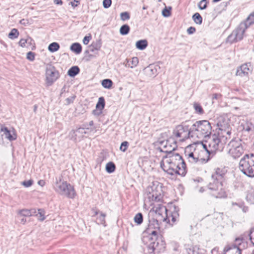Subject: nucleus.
I'll use <instances>...</instances> for the list:
<instances>
[{"label": "nucleus", "mask_w": 254, "mask_h": 254, "mask_svg": "<svg viewBox=\"0 0 254 254\" xmlns=\"http://www.w3.org/2000/svg\"><path fill=\"white\" fill-rule=\"evenodd\" d=\"M160 166L164 172L170 175L178 174L184 177L187 172L186 164L179 153L164 156L160 162Z\"/></svg>", "instance_id": "1"}, {"label": "nucleus", "mask_w": 254, "mask_h": 254, "mask_svg": "<svg viewBox=\"0 0 254 254\" xmlns=\"http://www.w3.org/2000/svg\"><path fill=\"white\" fill-rule=\"evenodd\" d=\"M212 127L207 120L195 122L190 127L188 134L193 139L207 137L211 133Z\"/></svg>", "instance_id": "2"}, {"label": "nucleus", "mask_w": 254, "mask_h": 254, "mask_svg": "<svg viewBox=\"0 0 254 254\" xmlns=\"http://www.w3.org/2000/svg\"><path fill=\"white\" fill-rule=\"evenodd\" d=\"M239 168L240 171L249 177H254V154H246L240 159Z\"/></svg>", "instance_id": "3"}, {"label": "nucleus", "mask_w": 254, "mask_h": 254, "mask_svg": "<svg viewBox=\"0 0 254 254\" xmlns=\"http://www.w3.org/2000/svg\"><path fill=\"white\" fill-rule=\"evenodd\" d=\"M56 181L54 185L55 190L57 193L68 198H74L76 192L73 187L66 181L63 180L61 178L58 179L56 178Z\"/></svg>", "instance_id": "4"}, {"label": "nucleus", "mask_w": 254, "mask_h": 254, "mask_svg": "<svg viewBox=\"0 0 254 254\" xmlns=\"http://www.w3.org/2000/svg\"><path fill=\"white\" fill-rule=\"evenodd\" d=\"M223 182L211 178L207 187L210 190V193L212 196L219 198L226 197V193L223 187Z\"/></svg>", "instance_id": "5"}, {"label": "nucleus", "mask_w": 254, "mask_h": 254, "mask_svg": "<svg viewBox=\"0 0 254 254\" xmlns=\"http://www.w3.org/2000/svg\"><path fill=\"white\" fill-rule=\"evenodd\" d=\"M148 198L150 201L160 202L163 198L162 186L158 182L153 183L147 188Z\"/></svg>", "instance_id": "6"}, {"label": "nucleus", "mask_w": 254, "mask_h": 254, "mask_svg": "<svg viewBox=\"0 0 254 254\" xmlns=\"http://www.w3.org/2000/svg\"><path fill=\"white\" fill-rule=\"evenodd\" d=\"M229 153L234 159L239 158L244 152L242 144V140L240 139H232L228 144Z\"/></svg>", "instance_id": "7"}, {"label": "nucleus", "mask_w": 254, "mask_h": 254, "mask_svg": "<svg viewBox=\"0 0 254 254\" xmlns=\"http://www.w3.org/2000/svg\"><path fill=\"white\" fill-rule=\"evenodd\" d=\"M247 29V26H246V24L245 23L241 22L227 37V42L232 44L242 40L244 34Z\"/></svg>", "instance_id": "8"}, {"label": "nucleus", "mask_w": 254, "mask_h": 254, "mask_svg": "<svg viewBox=\"0 0 254 254\" xmlns=\"http://www.w3.org/2000/svg\"><path fill=\"white\" fill-rule=\"evenodd\" d=\"M206 143L209 149L206 148V144H203V147L205 148L207 153L215 152L219 148V144L221 142L219 134H213L209 135Z\"/></svg>", "instance_id": "9"}, {"label": "nucleus", "mask_w": 254, "mask_h": 254, "mask_svg": "<svg viewBox=\"0 0 254 254\" xmlns=\"http://www.w3.org/2000/svg\"><path fill=\"white\" fill-rule=\"evenodd\" d=\"M59 77V71L55 67L51 64H48L46 68V81L48 86H51Z\"/></svg>", "instance_id": "10"}, {"label": "nucleus", "mask_w": 254, "mask_h": 254, "mask_svg": "<svg viewBox=\"0 0 254 254\" xmlns=\"http://www.w3.org/2000/svg\"><path fill=\"white\" fill-rule=\"evenodd\" d=\"M160 146L159 147L161 152L166 153L167 155L174 154L172 152L177 147L176 142L173 139H169L166 140H163L160 142Z\"/></svg>", "instance_id": "11"}, {"label": "nucleus", "mask_w": 254, "mask_h": 254, "mask_svg": "<svg viewBox=\"0 0 254 254\" xmlns=\"http://www.w3.org/2000/svg\"><path fill=\"white\" fill-rule=\"evenodd\" d=\"M152 209L155 213V217L158 219L160 222L167 221L168 220L169 222L167 209L165 206L159 204L154 206Z\"/></svg>", "instance_id": "12"}, {"label": "nucleus", "mask_w": 254, "mask_h": 254, "mask_svg": "<svg viewBox=\"0 0 254 254\" xmlns=\"http://www.w3.org/2000/svg\"><path fill=\"white\" fill-rule=\"evenodd\" d=\"M204 151H201L199 155H197L196 152H190L188 151L187 148L185 151V156L188 160L189 162L191 163H195L197 162L206 163L208 159H205L201 157V154H206Z\"/></svg>", "instance_id": "13"}, {"label": "nucleus", "mask_w": 254, "mask_h": 254, "mask_svg": "<svg viewBox=\"0 0 254 254\" xmlns=\"http://www.w3.org/2000/svg\"><path fill=\"white\" fill-rule=\"evenodd\" d=\"M189 129L188 126L180 125L174 130L173 134L177 138H180V140L184 141L188 138H191L188 134Z\"/></svg>", "instance_id": "14"}, {"label": "nucleus", "mask_w": 254, "mask_h": 254, "mask_svg": "<svg viewBox=\"0 0 254 254\" xmlns=\"http://www.w3.org/2000/svg\"><path fill=\"white\" fill-rule=\"evenodd\" d=\"M4 135L5 138L9 141L15 140L17 138L16 134L14 130H9L4 126L0 124V142L3 141L2 136Z\"/></svg>", "instance_id": "15"}, {"label": "nucleus", "mask_w": 254, "mask_h": 254, "mask_svg": "<svg viewBox=\"0 0 254 254\" xmlns=\"http://www.w3.org/2000/svg\"><path fill=\"white\" fill-rule=\"evenodd\" d=\"M242 238H237L235 239L236 244L232 247H226L224 249L225 254H241V250L239 246L243 242Z\"/></svg>", "instance_id": "16"}, {"label": "nucleus", "mask_w": 254, "mask_h": 254, "mask_svg": "<svg viewBox=\"0 0 254 254\" xmlns=\"http://www.w3.org/2000/svg\"><path fill=\"white\" fill-rule=\"evenodd\" d=\"M227 173V170L225 167L217 168L215 169L214 172L212 174L211 178L224 183L226 181Z\"/></svg>", "instance_id": "17"}, {"label": "nucleus", "mask_w": 254, "mask_h": 254, "mask_svg": "<svg viewBox=\"0 0 254 254\" xmlns=\"http://www.w3.org/2000/svg\"><path fill=\"white\" fill-rule=\"evenodd\" d=\"M218 120L217 125L220 130H226V129L230 127L229 120L228 118L221 116Z\"/></svg>", "instance_id": "18"}, {"label": "nucleus", "mask_w": 254, "mask_h": 254, "mask_svg": "<svg viewBox=\"0 0 254 254\" xmlns=\"http://www.w3.org/2000/svg\"><path fill=\"white\" fill-rule=\"evenodd\" d=\"M148 221V228L146 230L147 233H150V230L159 229V222L160 220L158 219L153 217H151L149 216Z\"/></svg>", "instance_id": "19"}, {"label": "nucleus", "mask_w": 254, "mask_h": 254, "mask_svg": "<svg viewBox=\"0 0 254 254\" xmlns=\"http://www.w3.org/2000/svg\"><path fill=\"white\" fill-rule=\"evenodd\" d=\"M86 133V131L85 130V128L79 127L76 130H72L70 132V135L72 139L76 140L77 137H82Z\"/></svg>", "instance_id": "20"}, {"label": "nucleus", "mask_w": 254, "mask_h": 254, "mask_svg": "<svg viewBox=\"0 0 254 254\" xmlns=\"http://www.w3.org/2000/svg\"><path fill=\"white\" fill-rule=\"evenodd\" d=\"M250 71L248 64H243L238 68L236 75L241 77L248 76Z\"/></svg>", "instance_id": "21"}, {"label": "nucleus", "mask_w": 254, "mask_h": 254, "mask_svg": "<svg viewBox=\"0 0 254 254\" xmlns=\"http://www.w3.org/2000/svg\"><path fill=\"white\" fill-rule=\"evenodd\" d=\"M17 215L19 216L30 217L36 213L35 209H22L18 210L17 212Z\"/></svg>", "instance_id": "22"}, {"label": "nucleus", "mask_w": 254, "mask_h": 254, "mask_svg": "<svg viewBox=\"0 0 254 254\" xmlns=\"http://www.w3.org/2000/svg\"><path fill=\"white\" fill-rule=\"evenodd\" d=\"M146 74L150 77H155L157 73V66L154 65L150 64L145 68Z\"/></svg>", "instance_id": "23"}, {"label": "nucleus", "mask_w": 254, "mask_h": 254, "mask_svg": "<svg viewBox=\"0 0 254 254\" xmlns=\"http://www.w3.org/2000/svg\"><path fill=\"white\" fill-rule=\"evenodd\" d=\"M148 45V43L146 40H140L136 42L135 46L137 49L140 50L145 49Z\"/></svg>", "instance_id": "24"}, {"label": "nucleus", "mask_w": 254, "mask_h": 254, "mask_svg": "<svg viewBox=\"0 0 254 254\" xmlns=\"http://www.w3.org/2000/svg\"><path fill=\"white\" fill-rule=\"evenodd\" d=\"M70 49L76 54H79L81 52L82 47L79 43H74L71 45Z\"/></svg>", "instance_id": "25"}, {"label": "nucleus", "mask_w": 254, "mask_h": 254, "mask_svg": "<svg viewBox=\"0 0 254 254\" xmlns=\"http://www.w3.org/2000/svg\"><path fill=\"white\" fill-rule=\"evenodd\" d=\"M80 72V69L77 66H73L69 69L67 74L70 77H74Z\"/></svg>", "instance_id": "26"}, {"label": "nucleus", "mask_w": 254, "mask_h": 254, "mask_svg": "<svg viewBox=\"0 0 254 254\" xmlns=\"http://www.w3.org/2000/svg\"><path fill=\"white\" fill-rule=\"evenodd\" d=\"M242 23H245L247 26V28L254 23V11L251 13L249 16L247 17L246 20Z\"/></svg>", "instance_id": "27"}, {"label": "nucleus", "mask_w": 254, "mask_h": 254, "mask_svg": "<svg viewBox=\"0 0 254 254\" xmlns=\"http://www.w3.org/2000/svg\"><path fill=\"white\" fill-rule=\"evenodd\" d=\"M138 64V59L136 57H133L131 60L127 61V64L126 65V66L130 67L132 68L137 66Z\"/></svg>", "instance_id": "28"}, {"label": "nucleus", "mask_w": 254, "mask_h": 254, "mask_svg": "<svg viewBox=\"0 0 254 254\" xmlns=\"http://www.w3.org/2000/svg\"><path fill=\"white\" fill-rule=\"evenodd\" d=\"M101 47V42L100 40L97 41L96 42L93 43L90 46V51L91 52L94 51H99Z\"/></svg>", "instance_id": "29"}, {"label": "nucleus", "mask_w": 254, "mask_h": 254, "mask_svg": "<svg viewBox=\"0 0 254 254\" xmlns=\"http://www.w3.org/2000/svg\"><path fill=\"white\" fill-rule=\"evenodd\" d=\"M105 105V99L103 97H100L96 105V108L97 110H102L104 108Z\"/></svg>", "instance_id": "30"}, {"label": "nucleus", "mask_w": 254, "mask_h": 254, "mask_svg": "<svg viewBox=\"0 0 254 254\" xmlns=\"http://www.w3.org/2000/svg\"><path fill=\"white\" fill-rule=\"evenodd\" d=\"M60 45L57 42H53L50 44L48 46V50L51 52H55L60 49Z\"/></svg>", "instance_id": "31"}, {"label": "nucleus", "mask_w": 254, "mask_h": 254, "mask_svg": "<svg viewBox=\"0 0 254 254\" xmlns=\"http://www.w3.org/2000/svg\"><path fill=\"white\" fill-rule=\"evenodd\" d=\"M116 169L115 164L112 162H110L106 164V170L109 173H112L114 172Z\"/></svg>", "instance_id": "32"}, {"label": "nucleus", "mask_w": 254, "mask_h": 254, "mask_svg": "<svg viewBox=\"0 0 254 254\" xmlns=\"http://www.w3.org/2000/svg\"><path fill=\"white\" fill-rule=\"evenodd\" d=\"M129 26L127 24H124L121 27L120 33L122 35H126L129 33Z\"/></svg>", "instance_id": "33"}, {"label": "nucleus", "mask_w": 254, "mask_h": 254, "mask_svg": "<svg viewBox=\"0 0 254 254\" xmlns=\"http://www.w3.org/2000/svg\"><path fill=\"white\" fill-rule=\"evenodd\" d=\"M102 85L105 88L110 89L113 85V82L110 79H105L102 81Z\"/></svg>", "instance_id": "34"}, {"label": "nucleus", "mask_w": 254, "mask_h": 254, "mask_svg": "<svg viewBox=\"0 0 254 254\" xmlns=\"http://www.w3.org/2000/svg\"><path fill=\"white\" fill-rule=\"evenodd\" d=\"M193 108L196 113L202 115L204 113V111L200 105L196 102L193 103Z\"/></svg>", "instance_id": "35"}, {"label": "nucleus", "mask_w": 254, "mask_h": 254, "mask_svg": "<svg viewBox=\"0 0 254 254\" xmlns=\"http://www.w3.org/2000/svg\"><path fill=\"white\" fill-rule=\"evenodd\" d=\"M192 19L194 22L197 24H201L202 22V18L198 13H194L192 16Z\"/></svg>", "instance_id": "36"}, {"label": "nucleus", "mask_w": 254, "mask_h": 254, "mask_svg": "<svg viewBox=\"0 0 254 254\" xmlns=\"http://www.w3.org/2000/svg\"><path fill=\"white\" fill-rule=\"evenodd\" d=\"M179 216V214L177 212L174 211L173 212H172L170 214V215H168V217H169V222H168V220L167 221H166L167 223H170V219L171 218V221L172 222V223L171 224L172 225H173V223H174L176 221L177 218Z\"/></svg>", "instance_id": "37"}, {"label": "nucleus", "mask_w": 254, "mask_h": 254, "mask_svg": "<svg viewBox=\"0 0 254 254\" xmlns=\"http://www.w3.org/2000/svg\"><path fill=\"white\" fill-rule=\"evenodd\" d=\"M19 35V32L17 29L13 28L10 33L8 34V37L11 39H14L18 37Z\"/></svg>", "instance_id": "38"}, {"label": "nucleus", "mask_w": 254, "mask_h": 254, "mask_svg": "<svg viewBox=\"0 0 254 254\" xmlns=\"http://www.w3.org/2000/svg\"><path fill=\"white\" fill-rule=\"evenodd\" d=\"M134 221L137 224H141L143 222V215L141 213H138L134 217Z\"/></svg>", "instance_id": "39"}, {"label": "nucleus", "mask_w": 254, "mask_h": 254, "mask_svg": "<svg viewBox=\"0 0 254 254\" xmlns=\"http://www.w3.org/2000/svg\"><path fill=\"white\" fill-rule=\"evenodd\" d=\"M221 134L223 135V136H225L226 139L230 137V135L231 134V131L230 129V127L226 129V130H222L221 131Z\"/></svg>", "instance_id": "40"}, {"label": "nucleus", "mask_w": 254, "mask_h": 254, "mask_svg": "<svg viewBox=\"0 0 254 254\" xmlns=\"http://www.w3.org/2000/svg\"><path fill=\"white\" fill-rule=\"evenodd\" d=\"M121 19L122 21H126L128 20L130 18V15L128 12L125 11L122 12L120 14Z\"/></svg>", "instance_id": "41"}, {"label": "nucleus", "mask_w": 254, "mask_h": 254, "mask_svg": "<svg viewBox=\"0 0 254 254\" xmlns=\"http://www.w3.org/2000/svg\"><path fill=\"white\" fill-rule=\"evenodd\" d=\"M207 0H201L198 4V6L200 9H204L207 7Z\"/></svg>", "instance_id": "42"}, {"label": "nucleus", "mask_w": 254, "mask_h": 254, "mask_svg": "<svg viewBox=\"0 0 254 254\" xmlns=\"http://www.w3.org/2000/svg\"><path fill=\"white\" fill-rule=\"evenodd\" d=\"M128 146V143L127 141H124L123 142L120 146V149L123 152H125Z\"/></svg>", "instance_id": "43"}, {"label": "nucleus", "mask_w": 254, "mask_h": 254, "mask_svg": "<svg viewBox=\"0 0 254 254\" xmlns=\"http://www.w3.org/2000/svg\"><path fill=\"white\" fill-rule=\"evenodd\" d=\"M38 214L39 215L38 219L41 221L44 220V219H45V217L44 216V215H45L44 211L42 209H38Z\"/></svg>", "instance_id": "44"}, {"label": "nucleus", "mask_w": 254, "mask_h": 254, "mask_svg": "<svg viewBox=\"0 0 254 254\" xmlns=\"http://www.w3.org/2000/svg\"><path fill=\"white\" fill-rule=\"evenodd\" d=\"M28 40L31 41V38H28L26 39H21L19 42V46L22 47H27V46L26 45V44L27 43V41H28Z\"/></svg>", "instance_id": "45"}, {"label": "nucleus", "mask_w": 254, "mask_h": 254, "mask_svg": "<svg viewBox=\"0 0 254 254\" xmlns=\"http://www.w3.org/2000/svg\"><path fill=\"white\" fill-rule=\"evenodd\" d=\"M106 215L102 212L101 213L100 216L98 218V220L99 221V223L101 224H104L105 223V217Z\"/></svg>", "instance_id": "46"}, {"label": "nucleus", "mask_w": 254, "mask_h": 254, "mask_svg": "<svg viewBox=\"0 0 254 254\" xmlns=\"http://www.w3.org/2000/svg\"><path fill=\"white\" fill-rule=\"evenodd\" d=\"M249 236L250 240L252 243L253 246H254V228H252L249 233Z\"/></svg>", "instance_id": "47"}, {"label": "nucleus", "mask_w": 254, "mask_h": 254, "mask_svg": "<svg viewBox=\"0 0 254 254\" xmlns=\"http://www.w3.org/2000/svg\"><path fill=\"white\" fill-rule=\"evenodd\" d=\"M33 183V181L32 180H29L28 181H25L22 182V185H23L25 187L28 188L32 185Z\"/></svg>", "instance_id": "48"}, {"label": "nucleus", "mask_w": 254, "mask_h": 254, "mask_svg": "<svg viewBox=\"0 0 254 254\" xmlns=\"http://www.w3.org/2000/svg\"><path fill=\"white\" fill-rule=\"evenodd\" d=\"M27 59L30 61H33L35 59V54L34 53L32 52H29L27 54V57H26Z\"/></svg>", "instance_id": "49"}, {"label": "nucleus", "mask_w": 254, "mask_h": 254, "mask_svg": "<svg viewBox=\"0 0 254 254\" xmlns=\"http://www.w3.org/2000/svg\"><path fill=\"white\" fill-rule=\"evenodd\" d=\"M112 3V0H103V6L105 8H109Z\"/></svg>", "instance_id": "50"}, {"label": "nucleus", "mask_w": 254, "mask_h": 254, "mask_svg": "<svg viewBox=\"0 0 254 254\" xmlns=\"http://www.w3.org/2000/svg\"><path fill=\"white\" fill-rule=\"evenodd\" d=\"M162 15L164 17H168V16H169L171 15L170 10V9H168L166 8H165L162 10Z\"/></svg>", "instance_id": "51"}, {"label": "nucleus", "mask_w": 254, "mask_h": 254, "mask_svg": "<svg viewBox=\"0 0 254 254\" xmlns=\"http://www.w3.org/2000/svg\"><path fill=\"white\" fill-rule=\"evenodd\" d=\"M157 230L158 229H153L150 230V233H149L150 234L152 235V236H153L154 238H153V237H151V239L153 240V239H156L157 238Z\"/></svg>", "instance_id": "52"}, {"label": "nucleus", "mask_w": 254, "mask_h": 254, "mask_svg": "<svg viewBox=\"0 0 254 254\" xmlns=\"http://www.w3.org/2000/svg\"><path fill=\"white\" fill-rule=\"evenodd\" d=\"M91 39V36H86L84 37L83 39V43L84 45H87L89 41Z\"/></svg>", "instance_id": "53"}, {"label": "nucleus", "mask_w": 254, "mask_h": 254, "mask_svg": "<svg viewBox=\"0 0 254 254\" xmlns=\"http://www.w3.org/2000/svg\"><path fill=\"white\" fill-rule=\"evenodd\" d=\"M195 31V28L193 27H190L187 29V32L189 34H192Z\"/></svg>", "instance_id": "54"}, {"label": "nucleus", "mask_w": 254, "mask_h": 254, "mask_svg": "<svg viewBox=\"0 0 254 254\" xmlns=\"http://www.w3.org/2000/svg\"><path fill=\"white\" fill-rule=\"evenodd\" d=\"M102 112V110L96 109V110H94L93 111V114L94 115H96V116L100 115V114H101Z\"/></svg>", "instance_id": "55"}, {"label": "nucleus", "mask_w": 254, "mask_h": 254, "mask_svg": "<svg viewBox=\"0 0 254 254\" xmlns=\"http://www.w3.org/2000/svg\"><path fill=\"white\" fill-rule=\"evenodd\" d=\"M187 252L188 254H199L197 252H196L193 249H189L187 250Z\"/></svg>", "instance_id": "56"}, {"label": "nucleus", "mask_w": 254, "mask_h": 254, "mask_svg": "<svg viewBox=\"0 0 254 254\" xmlns=\"http://www.w3.org/2000/svg\"><path fill=\"white\" fill-rule=\"evenodd\" d=\"M78 3H79V1L76 0H74L73 1H71L70 4L73 7H76L77 6Z\"/></svg>", "instance_id": "57"}, {"label": "nucleus", "mask_w": 254, "mask_h": 254, "mask_svg": "<svg viewBox=\"0 0 254 254\" xmlns=\"http://www.w3.org/2000/svg\"><path fill=\"white\" fill-rule=\"evenodd\" d=\"M221 95L220 94L217 93L213 94L212 95V99L213 101L214 99H217Z\"/></svg>", "instance_id": "58"}, {"label": "nucleus", "mask_w": 254, "mask_h": 254, "mask_svg": "<svg viewBox=\"0 0 254 254\" xmlns=\"http://www.w3.org/2000/svg\"><path fill=\"white\" fill-rule=\"evenodd\" d=\"M38 184L41 187H43L45 185V182L43 180H40L38 182Z\"/></svg>", "instance_id": "59"}, {"label": "nucleus", "mask_w": 254, "mask_h": 254, "mask_svg": "<svg viewBox=\"0 0 254 254\" xmlns=\"http://www.w3.org/2000/svg\"><path fill=\"white\" fill-rule=\"evenodd\" d=\"M27 20L24 19H21L20 21V23L24 25H26V24H27Z\"/></svg>", "instance_id": "60"}, {"label": "nucleus", "mask_w": 254, "mask_h": 254, "mask_svg": "<svg viewBox=\"0 0 254 254\" xmlns=\"http://www.w3.org/2000/svg\"><path fill=\"white\" fill-rule=\"evenodd\" d=\"M54 2L57 4H62L63 3L62 0H55Z\"/></svg>", "instance_id": "61"}, {"label": "nucleus", "mask_w": 254, "mask_h": 254, "mask_svg": "<svg viewBox=\"0 0 254 254\" xmlns=\"http://www.w3.org/2000/svg\"><path fill=\"white\" fill-rule=\"evenodd\" d=\"M26 222V219L24 218H22L20 220V223L22 224H24Z\"/></svg>", "instance_id": "62"}, {"label": "nucleus", "mask_w": 254, "mask_h": 254, "mask_svg": "<svg viewBox=\"0 0 254 254\" xmlns=\"http://www.w3.org/2000/svg\"><path fill=\"white\" fill-rule=\"evenodd\" d=\"M33 42V40L31 38V41L28 40V41H27V43L26 44H28L29 45H32Z\"/></svg>", "instance_id": "63"}, {"label": "nucleus", "mask_w": 254, "mask_h": 254, "mask_svg": "<svg viewBox=\"0 0 254 254\" xmlns=\"http://www.w3.org/2000/svg\"><path fill=\"white\" fill-rule=\"evenodd\" d=\"M93 125H94V122L93 121H91L89 123V125L90 126H93Z\"/></svg>", "instance_id": "64"}]
</instances>
